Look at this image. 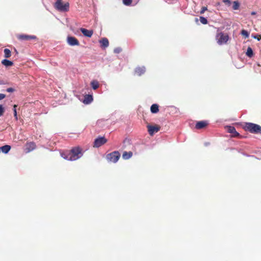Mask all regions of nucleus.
Masks as SVG:
<instances>
[{"label": "nucleus", "mask_w": 261, "mask_h": 261, "mask_svg": "<svg viewBox=\"0 0 261 261\" xmlns=\"http://www.w3.org/2000/svg\"><path fill=\"white\" fill-rule=\"evenodd\" d=\"M198 21V19L196 18V21Z\"/></svg>", "instance_id": "nucleus-38"}, {"label": "nucleus", "mask_w": 261, "mask_h": 261, "mask_svg": "<svg viewBox=\"0 0 261 261\" xmlns=\"http://www.w3.org/2000/svg\"><path fill=\"white\" fill-rule=\"evenodd\" d=\"M16 107H17V106L16 105H14V106H13V112H14V117H15L16 120H17Z\"/></svg>", "instance_id": "nucleus-28"}, {"label": "nucleus", "mask_w": 261, "mask_h": 261, "mask_svg": "<svg viewBox=\"0 0 261 261\" xmlns=\"http://www.w3.org/2000/svg\"><path fill=\"white\" fill-rule=\"evenodd\" d=\"M255 14V12H252V14Z\"/></svg>", "instance_id": "nucleus-37"}, {"label": "nucleus", "mask_w": 261, "mask_h": 261, "mask_svg": "<svg viewBox=\"0 0 261 261\" xmlns=\"http://www.w3.org/2000/svg\"><path fill=\"white\" fill-rule=\"evenodd\" d=\"M67 43L71 46L79 45V40L74 37L68 36L67 39Z\"/></svg>", "instance_id": "nucleus-10"}, {"label": "nucleus", "mask_w": 261, "mask_h": 261, "mask_svg": "<svg viewBox=\"0 0 261 261\" xmlns=\"http://www.w3.org/2000/svg\"><path fill=\"white\" fill-rule=\"evenodd\" d=\"M2 63L6 67L12 66L13 65V62L7 59H4L2 61Z\"/></svg>", "instance_id": "nucleus-21"}, {"label": "nucleus", "mask_w": 261, "mask_h": 261, "mask_svg": "<svg viewBox=\"0 0 261 261\" xmlns=\"http://www.w3.org/2000/svg\"><path fill=\"white\" fill-rule=\"evenodd\" d=\"M207 10V7H202V8H201V11H200V13L201 14H202L204 13V12H205V11H206Z\"/></svg>", "instance_id": "nucleus-31"}, {"label": "nucleus", "mask_w": 261, "mask_h": 261, "mask_svg": "<svg viewBox=\"0 0 261 261\" xmlns=\"http://www.w3.org/2000/svg\"><path fill=\"white\" fill-rule=\"evenodd\" d=\"M120 153L118 151H114L106 155V158L108 162L116 163L120 159Z\"/></svg>", "instance_id": "nucleus-5"}, {"label": "nucleus", "mask_w": 261, "mask_h": 261, "mask_svg": "<svg viewBox=\"0 0 261 261\" xmlns=\"http://www.w3.org/2000/svg\"><path fill=\"white\" fill-rule=\"evenodd\" d=\"M216 39L218 44L222 45L227 43L229 39V36L227 34L218 32L216 36Z\"/></svg>", "instance_id": "nucleus-4"}, {"label": "nucleus", "mask_w": 261, "mask_h": 261, "mask_svg": "<svg viewBox=\"0 0 261 261\" xmlns=\"http://www.w3.org/2000/svg\"><path fill=\"white\" fill-rule=\"evenodd\" d=\"M5 112V109L3 105H0V117L3 116L4 115V113Z\"/></svg>", "instance_id": "nucleus-29"}, {"label": "nucleus", "mask_w": 261, "mask_h": 261, "mask_svg": "<svg viewBox=\"0 0 261 261\" xmlns=\"http://www.w3.org/2000/svg\"><path fill=\"white\" fill-rule=\"evenodd\" d=\"M122 51V49L120 47H117L114 49V52L116 54H119Z\"/></svg>", "instance_id": "nucleus-30"}, {"label": "nucleus", "mask_w": 261, "mask_h": 261, "mask_svg": "<svg viewBox=\"0 0 261 261\" xmlns=\"http://www.w3.org/2000/svg\"><path fill=\"white\" fill-rule=\"evenodd\" d=\"M123 3L126 6H129L132 3V0H123Z\"/></svg>", "instance_id": "nucleus-27"}, {"label": "nucleus", "mask_w": 261, "mask_h": 261, "mask_svg": "<svg viewBox=\"0 0 261 261\" xmlns=\"http://www.w3.org/2000/svg\"><path fill=\"white\" fill-rule=\"evenodd\" d=\"M243 128L246 131H248L253 134H261V126L258 124L250 123H245Z\"/></svg>", "instance_id": "nucleus-2"}, {"label": "nucleus", "mask_w": 261, "mask_h": 261, "mask_svg": "<svg viewBox=\"0 0 261 261\" xmlns=\"http://www.w3.org/2000/svg\"><path fill=\"white\" fill-rule=\"evenodd\" d=\"M246 55L250 58H251L253 56V52L252 48L250 47H248L247 48V51H246Z\"/></svg>", "instance_id": "nucleus-23"}, {"label": "nucleus", "mask_w": 261, "mask_h": 261, "mask_svg": "<svg viewBox=\"0 0 261 261\" xmlns=\"http://www.w3.org/2000/svg\"><path fill=\"white\" fill-rule=\"evenodd\" d=\"M80 30L83 35L86 37H91L93 34V31L91 30H89L85 28H81Z\"/></svg>", "instance_id": "nucleus-13"}, {"label": "nucleus", "mask_w": 261, "mask_h": 261, "mask_svg": "<svg viewBox=\"0 0 261 261\" xmlns=\"http://www.w3.org/2000/svg\"><path fill=\"white\" fill-rule=\"evenodd\" d=\"M6 97V95L4 94L0 93V100L3 99Z\"/></svg>", "instance_id": "nucleus-34"}, {"label": "nucleus", "mask_w": 261, "mask_h": 261, "mask_svg": "<svg viewBox=\"0 0 261 261\" xmlns=\"http://www.w3.org/2000/svg\"><path fill=\"white\" fill-rule=\"evenodd\" d=\"M199 20H200L201 23L203 24H206L208 22L207 19L205 17H202V16L200 17Z\"/></svg>", "instance_id": "nucleus-26"}, {"label": "nucleus", "mask_w": 261, "mask_h": 261, "mask_svg": "<svg viewBox=\"0 0 261 261\" xmlns=\"http://www.w3.org/2000/svg\"><path fill=\"white\" fill-rule=\"evenodd\" d=\"M36 148V144L33 142H27L25 144V152L28 153L32 151H33L34 149H35Z\"/></svg>", "instance_id": "nucleus-11"}, {"label": "nucleus", "mask_w": 261, "mask_h": 261, "mask_svg": "<svg viewBox=\"0 0 261 261\" xmlns=\"http://www.w3.org/2000/svg\"><path fill=\"white\" fill-rule=\"evenodd\" d=\"M107 140L104 137L96 138L94 142L93 147L98 148L107 143Z\"/></svg>", "instance_id": "nucleus-7"}, {"label": "nucleus", "mask_w": 261, "mask_h": 261, "mask_svg": "<svg viewBox=\"0 0 261 261\" xmlns=\"http://www.w3.org/2000/svg\"><path fill=\"white\" fill-rule=\"evenodd\" d=\"M145 72V68L144 66L138 67L135 69V73L139 76L144 74Z\"/></svg>", "instance_id": "nucleus-15"}, {"label": "nucleus", "mask_w": 261, "mask_h": 261, "mask_svg": "<svg viewBox=\"0 0 261 261\" xmlns=\"http://www.w3.org/2000/svg\"><path fill=\"white\" fill-rule=\"evenodd\" d=\"M17 38L20 40H37V38L35 35H29L27 34H18Z\"/></svg>", "instance_id": "nucleus-8"}, {"label": "nucleus", "mask_w": 261, "mask_h": 261, "mask_svg": "<svg viewBox=\"0 0 261 261\" xmlns=\"http://www.w3.org/2000/svg\"><path fill=\"white\" fill-rule=\"evenodd\" d=\"M4 57L6 58H9L11 56V52L9 49H8V48L4 49Z\"/></svg>", "instance_id": "nucleus-22"}, {"label": "nucleus", "mask_w": 261, "mask_h": 261, "mask_svg": "<svg viewBox=\"0 0 261 261\" xmlns=\"http://www.w3.org/2000/svg\"><path fill=\"white\" fill-rule=\"evenodd\" d=\"M147 128L149 134L150 136H153L155 133L158 132L161 128L160 125L155 124L154 125L148 124L147 125Z\"/></svg>", "instance_id": "nucleus-6"}, {"label": "nucleus", "mask_w": 261, "mask_h": 261, "mask_svg": "<svg viewBox=\"0 0 261 261\" xmlns=\"http://www.w3.org/2000/svg\"><path fill=\"white\" fill-rule=\"evenodd\" d=\"M258 36L259 37V38H257V40H260L261 39V35H258Z\"/></svg>", "instance_id": "nucleus-36"}, {"label": "nucleus", "mask_w": 261, "mask_h": 261, "mask_svg": "<svg viewBox=\"0 0 261 261\" xmlns=\"http://www.w3.org/2000/svg\"><path fill=\"white\" fill-rule=\"evenodd\" d=\"M240 7V4L238 1H234L233 3L232 8L233 10H238Z\"/></svg>", "instance_id": "nucleus-24"}, {"label": "nucleus", "mask_w": 261, "mask_h": 261, "mask_svg": "<svg viewBox=\"0 0 261 261\" xmlns=\"http://www.w3.org/2000/svg\"><path fill=\"white\" fill-rule=\"evenodd\" d=\"M222 2L228 6L230 4V1L229 0H222Z\"/></svg>", "instance_id": "nucleus-33"}, {"label": "nucleus", "mask_w": 261, "mask_h": 261, "mask_svg": "<svg viewBox=\"0 0 261 261\" xmlns=\"http://www.w3.org/2000/svg\"><path fill=\"white\" fill-rule=\"evenodd\" d=\"M258 35H259L254 36H253V38H255V39H257V38H259V37L258 36Z\"/></svg>", "instance_id": "nucleus-35"}, {"label": "nucleus", "mask_w": 261, "mask_h": 261, "mask_svg": "<svg viewBox=\"0 0 261 261\" xmlns=\"http://www.w3.org/2000/svg\"><path fill=\"white\" fill-rule=\"evenodd\" d=\"M159 105L158 104L154 103L151 105L150 107V111L152 113L155 114L157 113L159 111Z\"/></svg>", "instance_id": "nucleus-16"}, {"label": "nucleus", "mask_w": 261, "mask_h": 261, "mask_svg": "<svg viewBox=\"0 0 261 261\" xmlns=\"http://www.w3.org/2000/svg\"><path fill=\"white\" fill-rule=\"evenodd\" d=\"M208 123L206 121H200L196 123L195 128L197 129H200L207 126Z\"/></svg>", "instance_id": "nucleus-12"}, {"label": "nucleus", "mask_w": 261, "mask_h": 261, "mask_svg": "<svg viewBox=\"0 0 261 261\" xmlns=\"http://www.w3.org/2000/svg\"><path fill=\"white\" fill-rule=\"evenodd\" d=\"M241 35L244 36L245 38L249 37V33L245 30H242L241 33Z\"/></svg>", "instance_id": "nucleus-25"}, {"label": "nucleus", "mask_w": 261, "mask_h": 261, "mask_svg": "<svg viewBox=\"0 0 261 261\" xmlns=\"http://www.w3.org/2000/svg\"><path fill=\"white\" fill-rule=\"evenodd\" d=\"M226 128L228 133L231 134V137H237L240 136L239 133L236 131L234 127L232 126H226Z\"/></svg>", "instance_id": "nucleus-9"}, {"label": "nucleus", "mask_w": 261, "mask_h": 261, "mask_svg": "<svg viewBox=\"0 0 261 261\" xmlns=\"http://www.w3.org/2000/svg\"><path fill=\"white\" fill-rule=\"evenodd\" d=\"M90 85L93 90H96L99 87V82L96 80H93L91 82Z\"/></svg>", "instance_id": "nucleus-18"}, {"label": "nucleus", "mask_w": 261, "mask_h": 261, "mask_svg": "<svg viewBox=\"0 0 261 261\" xmlns=\"http://www.w3.org/2000/svg\"><path fill=\"white\" fill-rule=\"evenodd\" d=\"M83 155L82 149L80 147L73 148L67 155L62 154V156L69 161H75Z\"/></svg>", "instance_id": "nucleus-1"}, {"label": "nucleus", "mask_w": 261, "mask_h": 261, "mask_svg": "<svg viewBox=\"0 0 261 261\" xmlns=\"http://www.w3.org/2000/svg\"><path fill=\"white\" fill-rule=\"evenodd\" d=\"M93 100L92 96L91 95H86L84 99V103L86 104L90 103Z\"/></svg>", "instance_id": "nucleus-19"}, {"label": "nucleus", "mask_w": 261, "mask_h": 261, "mask_svg": "<svg viewBox=\"0 0 261 261\" xmlns=\"http://www.w3.org/2000/svg\"><path fill=\"white\" fill-rule=\"evenodd\" d=\"M54 7L58 11L67 12L69 10V4L68 3H64L62 0H57Z\"/></svg>", "instance_id": "nucleus-3"}, {"label": "nucleus", "mask_w": 261, "mask_h": 261, "mask_svg": "<svg viewBox=\"0 0 261 261\" xmlns=\"http://www.w3.org/2000/svg\"><path fill=\"white\" fill-rule=\"evenodd\" d=\"M6 91L8 92H13L14 91V89L13 88L10 87V88H7Z\"/></svg>", "instance_id": "nucleus-32"}, {"label": "nucleus", "mask_w": 261, "mask_h": 261, "mask_svg": "<svg viewBox=\"0 0 261 261\" xmlns=\"http://www.w3.org/2000/svg\"><path fill=\"white\" fill-rule=\"evenodd\" d=\"M99 43L101 47L106 48L109 45V42L107 38H103L100 41Z\"/></svg>", "instance_id": "nucleus-14"}, {"label": "nucleus", "mask_w": 261, "mask_h": 261, "mask_svg": "<svg viewBox=\"0 0 261 261\" xmlns=\"http://www.w3.org/2000/svg\"><path fill=\"white\" fill-rule=\"evenodd\" d=\"M133 155V153L131 151L126 152L124 151L122 154V158L124 160L129 159Z\"/></svg>", "instance_id": "nucleus-20"}, {"label": "nucleus", "mask_w": 261, "mask_h": 261, "mask_svg": "<svg viewBox=\"0 0 261 261\" xmlns=\"http://www.w3.org/2000/svg\"><path fill=\"white\" fill-rule=\"evenodd\" d=\"M11 149V146L6 145L0 147V151L4 153H7Z\"/></svg>", "instance_id": "nucleus-17"}]
</instances>
